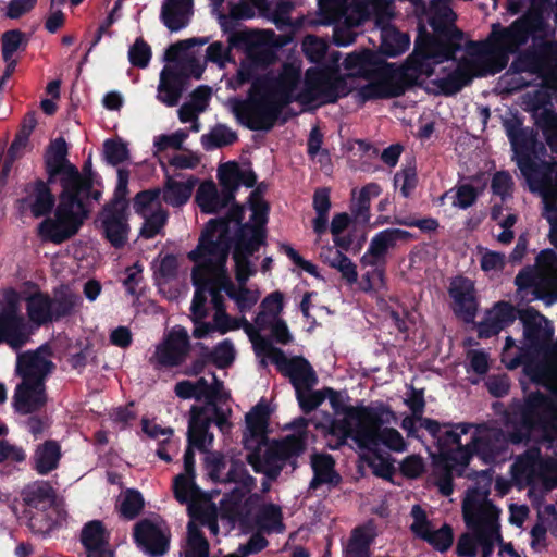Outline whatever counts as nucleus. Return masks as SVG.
Masks as SVG:
<instances>
[{
    "instance_id": "obj_1",
    "label": "nucleus",
    "mask_w": 557,
    "mask_h": 557,
    "mask_svg": "<svg viewBox=\"0 0 557 557\" xmlns=\"http://www.w3.org/2000/svg\"><path fill=\"white\" fill-rule=\"evenodd\" d=\"M100 184V176L92 170L90 158L83 164L82 171L71 181L63 180L58 195L54 216L42 220L37 233L44 242L61 245L76 236L89 219L94 202H99L102 191L94 188Z\"/></svg>"
},
{
    "instance_id": "obj_2",
    "label": "nucleus",
    "mask_w": 557,
    "mask_h": 557,
    "mask_svg": "<svg viewBox=\"0 0 557 557\" xmlns=\"http://www.w3.org/2000/svg\"><path fill=\"white\" fill-rule=\"evenodd\" d=\"M8 298L0 308V345L5 344L18 351L30 341L33 323L37 327L71 317L81 305V297L72 292H61L51 297L48 293L37 290L26 297V314L21 313L15 298Z\"/></svg>"
},
{
    "instance_id": "obj_3",
    "label": "nucleus",
    "mask_w": 557,
    "mask_h": 557,
    "mask_svg": "<svg viewBox=\"0 0 557 557\" xmlns=\"http://www.w3.org/2000/svg\"><path fill=\"white\" fill-rule=\"evenodd\" d=\"M505 424L511 426L509 440L512 444L529 443L534 432H540L546 442L557 437V406L541 391L527 394L522 399H512L504 413Z\"/></svg>"
},
{
    "instance_id": "obj_4",
    "label": "nucleus",
    "mask_w": 557,
    "mask_h": 557,
    "mask_svg": "<svg viewBox=\"0 0 557 557\" xmlns=\"http://www.w3.org/2000/svg\"><path fill=\"white\" fill-rule=\"evenodd\" d=\"M430 25L435 36L425 29L420 30L413 51L406 59L417 82L421 76H432L437 64L455 60L456 53L462 49L463 33L454 24H446L441 18L434 17L430 21Z\"/></svg>"
},
{
    "instance_id": "obj_5",
    "label": "nucleus",
    "mask_w": 557,
    "mask_h": 557,
    "mask_svg": "<svg viewBox=\"0 0 557 557\" xmlns=\"http://www.w3.org/2000/svg\"><path fill=\"white\" fill-rule=\"evenodd\" d=\"M483 486L471 488L462 504L463 520L468 529L476 534L478 546L482 548V557H491L495 543L503 544L500 533L499 515L500 509L487 497L493 478L488 471L479 473Z\"/></svg>"
},
{
    "instance_id": "obj_6",
    "label": "nucleus",
    "mask_w": 557,
    "mask_h": 557,
    "mask_svg": "<svg viewBox=\"0 0 557 557\" xmlns=\"http://www.w3.org/2000/svg\"><path fill=\"white\" fill-rule=\"evenodd\" d=\"M232 113L237 122L250 131L270 132L278 121L283 109L280 101L268 91L258 88L253 81L246 99L230 100Z\"/></svg>"
},
{
    "instance_id": "obj_7",
    "label": "nucleus",
    "mask_w": 557,
    "mask_h": 557,
    "mask_svg": "<svg viewBox=\"0 0 557 557\" xmlns=\"http://www.w3.org/2000/svg\"><path fill=\"white\" fill-rule=\"evenodd\" d=\"M553 7V0H530L529 10L513 21L509 26L499 28L497 41L507 50H518L530 38L534 41L544 39L549 24L544 14Z\"/></svg>"
},
{
    "instance_id": "obj_8",
    "label": "nucleus",
    "mask_w": 557,
    "mask_h": 557,
    "mask_svg": "<svg viewBox=\"0 0 557 557\" xmlns=\"http://www.w3.org/2000/svg\"><path fill=\"white\" fill-rule=\"evenodd\" d=\"M245 216V209L233 203L224 218L211 219L202 231L195 249L187 253L190 261L207 255H220V264L227 262L233 238L230 236V224L235 222L240 227Z\"/></svg>"
},
{
    "instance_id": "obj_9",
    "label": "nucleus",
    "mask_w": 557,
    "mask_h": 557,
    "mask_svg": "<svg viewBox=\"0 0 557 557\" xmlns=\"http://www.w3.org/2000/svg\"><path fill=\"white\" fill-rule=\"evenodd\" d=\"M418 85L420 83L406 61L399 66L386 63L382 70V77L358 88L356 98L362 104L370 100L397 98Z\"/></svg>"
},
{
    "instance_id": "obj_10",
    "label": "nucleus",
    "mask_w": 557,
    "mask_h": 557,
    "mask_svg": "<svg viewBox=\"0 0 557 557\" xmlns=\"http://www.w3.org/2000/svg\"><path fill=\"white\" fill-rule=\"evenodd\" d=\"M520 321L529 348L545 358H553L557 354V345L553 344L555 331L550 321L533 307L521 309Z\"/></svg>"
},
{
    "instance_id": "obj_11",
    "label": "nucleus",
    "mask_w": 557,
    "mask_h": 557,
    "mask_svg": "<svg viewBox=\"0 0 557 557\" xmlns=\"http://www.w3.org/2000/svg\"><path fill=\"white\" fill-rule=\"evenodd\" d=\"M247 455H256L261 461V467L285 466L288 463L293 469L298 467L297 459L306 450V440L301 435H287L280 441H273L270 445L245 448Z\"/></svg>"
},
{
    "instance_id": "obj_12",
    "label": "nucleus",
    "mask_w": 557,
    "mask_h": 557,
    "mask_svg": "<svg viewBox=\"0 0 557 557\" xmlns=\"http://www.w3.org/2000/svg\"><path fill=\"white\" fill-rule=\"evenodd\" d=\"M190 347L187 331L182 326L173 327L156 346L149 362L157 370L180 367L188 357Z\"/></svg>"
},
{
    "instance_id": "obj_13",
    "label": "nucleus",
    "mask_w": 557,
    "mask_h": 557,
    "mask_svg": "<svg viewBox=\"0 0 557 557\" xmlns=\"http://www.w3.org/2000/svg\"><path fill=\"white\" fill-rule=\"evenodd\" d=\"M133 537L136 545L149 557H161L170 549L169 527L148 518L139 520L134 525Z\"/></svg>"
},
{
    "instance_id": "obj_14",
    "label": "nucleus",
    "mask_w": 557,
    "mask_h": 557,
    "mask_svg": "<svg viewBox=\"0 0 557 557\" xmlns=\"http://www.w3.org/2000/svg\"><path fill=\"white\" fill-rule=\"evenodd\" d=\"M346 435L349 436L360 449L368 450L372 454H376L381 445L396 453H401L407 448L403 435L394 428H355L352 431H347Z\"/></svg>"
},
{
    "instance_id": "obj_15",
    "label": "nucleus",
    "mask_w": 557,
    "mask_h": 557,
    "mask_svg": "<svg viewBox=\"0 0 557 557\" xmlns=\"http://www.w3.org/2000/svg\"><path fill=\"white\" fill-rule=\"evenodd\" d=\"M300 70L290 63H285L277 76L260 75L255 82L258 84L259 89L268 91L286 107L294 100H297V97H294V91L300 84Z\"/></svg>"
},
{
    "instance_id": "obj_16",
    "label": "nucleus",
    "mask_w": 557,
    "mask_h": 557,
    "mask_svg": "<svg viewBox=\"0 0 557 557\" xmlns=\"http://www.w3.org/2000/svg\"><path fill=\"white\" fill-rule=\"evenodd\" d=\"M258 506V495L233 488L220 500V516L232 524L238 523L242 528H247L252 524V515Z\"/></svg>"
},
{
    "instance_id": "obj_17",
    "label": "nucleus",
    "mask_w": 557,
    "mask_h": 557,
    "mask_svg": "<svg viewBox=\"0 0 557 557\" xmlns=\"http://www.w3.org/2000/svg\"><path fill=\"white\" fill-rule=\"evenodd\" d=\"M513 467L529 478H539L546 491L557 488V458L542 457L540 448L527 450Z\"/></svg>"
},
{
    "instance_id": "obj_18",
    "label": "nucleus",
    "mask_w": 557,
    "mask_h": 557,
    "mask_svg": "<svg viewBox=\"0 0 557 557\" xmlns=\"http://www.w3.org/2000/svg\"><path fill=\"white\" fill-rule=\"evenodd\" d=\"M339 99L333 74L323 70L310 69L306 73L305 87L298 94L297 101L311 103L320 100L321 103H335Z\"/></svg>"
},
{
    "instance_id": "obj_19",
    "label": "nucleus",
    "mask_w": 557,
    "mask_h": 557,
    "mask_svg": "<svg viewBox=\"0 0 557 557\" xmlns=\"http://www.w3.org/2000/svg\"><path fill=\"white\" fill-rule=\"evenodd\" d=\"M506 133L516 156V163L524 177L530 180L539 172V165L531 157L534 137L519 122L506 121Z\"/></svg>"
},
{
    "instance_id": "obj_20",
    "label": "nucleus",
    "mask_w": 557,
    "mask_h": 557,
    "mask_svg": "<svg viewBox=\"0 0 557 557\" xmlns=\"http://www.w3.org/2000/svg\"><path fill=\"white\" fill-rule=\"evenodd\" d=\"M69 148L63 137H58L50 143L45 156L44 168L50 182H59L61 185L63 180L71 181L77 175V166L67 159Z\"/></svg>"
},
{
    "instance_id": "obj_21",
    "label": "nucleus",
    "mask_w": 557,
    "mask_h": 557,
    "mask_svg": "<svg viewBox=\"0 0 557 557\" xmlns=\"http://www.w3.org/2000/svg\"><path fill=\"white\" fill-rule=\"evenodd\" d=\"M472 449L485 465L496 463L505 459L508 449L509 432L502 429H488L471 438Z\"/></svg>"
},
{
    "instance_id": "obj_22",
    "label": "nucleus",
    "mask_w": 557,
    "mask_h": 557,
    "mask_svg": "<svg viewBox=\"0 0 557 557\" xmlns=\"http://www.w3.org/2000/svg\"><path fill=\"white\" fill-rule=\"evenodd\" d=\"M189 73L184 65H166L160 73L158 99L166 107L178 104L183 92L187 89Z\"/></svg>"
},
{
    "instance_id": "obj_23",
    "label": "nucleus",
    "mask_w": 557,
    "mask_h": 557,
    "mask_svg": "<svg viewBox=\"0 0 557 557\" xmlns=\"http://www.w3.org/2000/svg\"><path fill=\"white\" fill-rule=\"evenodd\" d=\"M519 290L533 288L536 298L546 300L548 305L557 300V274H546L532 267L521 269L515 277Z\"/></svg>"
},
{
    "instance_id": "obj_24",
    "label": "nucleus",
    "mask_w": 557,
    "mask_h": 557,
    "mask_svg": "<svg viewBox=\"0 0 557 557\" xmlns=\"http://www.w3.org/2000/svg\"><path fill=\"white\" fill-rule=\"evenodd\" d=\"M448 294L454 301V313L466 323L473 322L479 305L472 280L463 275L454 277L448 287Z\"/></svg>"
},
{
    "instance_id": "obj_25",
    "label": "nucleus",
    "mask_w": 557,
    "mask_h": 557,
    "mask_svg": "<svg viewBox=\"0 0 557 557\" xmlns=\"http://www.w3.org/2000/svg\"><path fill=\"white\" fill-rule=\"evenodd\" d=\"M520 313L521 309H517L509 301L495 302L478 324L479 338L485 339L498 335L503 330L512 325L517 319L520 320Z\"/></svg>"
},
{
    "instance_id": "obj_26",
    "label": "nucleus",
    "mask_w": 557,
    "mask_h": 557,
    "mask_svg": "<svg viewBox=\"0 0 557 557\" xmlns=\"http://www.w3.org/2000/svg\"><path fill=\"white\" fill-rule=\"evenodd\" d=\"M271 418V409L264 398L246 413V431L243 434L244 448L258 447L267 445L269 442V422Z\"/></svg>"
},
{
    "instance_id": "obj_27",
    "label": "nucleus",
    "mask_w": 557,
    "mask_h": 557,
    "mask_svg": "<svg viewBox=\"0 0 557 557\" xmlns=\"http://www.w3.org/2000/svg\"><path fill=\"white\" fill-rule=\"evenodd\" d=\"M102 236L115 249H122L131 232L129 211L124 209L102 208L99 213Z\"/></svg>"
},
{
    "instance_id": "obj_28",
    "label": "nucleus",
    "mask_w": 557,
    "mask_h": 557,
    "mask_svg": "<svg viewBox=\"0 0 557 557\" xmlns=\"http://www.w3.org/2000/svg\"><path fill=\"white\" fill-rule=\"evenodd\" d=\"M199 257L191 270V283L195 286V293L193 296L190 311L193 318L203 320L208 315L207 304V290L209 285H213L211 273L213 263L210 260H201Z\"/></svg>"
},
{
    "instance_id": "obj_29",
    "label": "nucleus",
    "mask_w": 557,
    "mask_h": 557,
    "mask_svg": "<svg viewBox=\"0 0 557 557\" xmlns=\"http://www.w3.org/2000/svg\"><path fill=\"white\" fill-rule=\"evenodd\" d=\"M57 183L58 182H50L49 176H47L46 181L37 178L25 187V191L28 195L22 198L20 202L29 207L34 218L45 216L44 220H46L52 211L55 212L58 206V203L55 205V196L50 188V185Z\"/></svg>"
},
{
    "instance_id": "obj_30",
    "label": "nucleus",
    "mask_w": 557,
    "mask_h": 557,
    "mask_svg": "<svg viewBox=\"0 0 557 557\" xmlns=\"http://www.w3.org/2000/svg\"><path fill=\"white\" fill-rule=\"evenodd\" d=\"M54 363L36 351H25L17 355L15 372L22 382L45 385L46 376L54 369Z\"/></svg>"
},
{
    "instance_id": "obj_31",
    "label": "nucleus",
    "mask_w": 557,
    "mask_h": 557,
    "mask_svg": "<svg viewBox=\"0 0 557 557\" xmlns=\"http://www.w3.org/2000/svg\"><path fill=\"white\" fill-rule=\"evenodd\" d=\"M213 423L209 414V408L206 406L194 405L190 408V417L187 430V443L195 446L200 451H207V447L212 445L213 434L209 431Z\"/></svg>"
},
{
    "instance_id": "obj_32",
    "label": "nucleus",
    "mask_w": 557,
    "mask_h": 557,
    "mask_svg": "<svg viewBox=\"0 0 557 557\" xmlns=\"http://www.w3.org/2000/svg\"><path fill=\"white\" fill-rule=\"evenodd\" d=\"M248 202L251 210L250 221L240 224V227L236 228L233 237L239 238V235H242L244 240L264 246L267 243V223L269 221L270 206L267 201Z\"/></svg>"
},
{
    "instance_id": "obj_33",
    "label": "nucleus",
    "mask_w": 557,
    "mask_h": 557,
    "mask_svg": "<svg viewBox=\"0 0 557 557\" xmlns=\"http://www.w3.org/2000/svg\"><path fill=\"white\" fill-rule=\"evenodd\" d=\"M276 369L281 374L289 379L296 392L311 389L318 383L314 369L302 356L292 358L285 356Z\"/></svg>"
},
{
    "instance_id": "obj_34",
    "label": "nucleus",
    "mask_w": 557,
    "mask_h": 557,
    "mask_svg": "<svg viewBox=\"0 0 557 557\" xmlns=\"http://www.w3.org/2000/svg\"><path fill=\"white\" fill-rule=\"evenodd\" d=\"M473 456H475V453L472 449L471 441L465 446L459 444L456 448L442 450L435 460L440 461V463H444L453 468L458 476L466 475L468 479L475 481V486L473 488H478L482 487L484 484L482 478L479 475L480 471L471 470V472H467L468 465ZM483 470H481V472ZM485 471H488L490 475L492 476L491 469H486Z\"/></svg>"
},
{
    "instance_id": "obj_35",
    "label": "nucleus",
    "mask_w": 557,
    "mask_h": 557,
    "mask_svg": "<svg viewBox=\"0 0 557 557\" xmlns=\"http://www.w3.org/2000/svg\"><path fill=\"white\" fill-rule=\"evenodd\" d=\"M413 238V235L401 228H386L376 233L369 245L361 262L369 265H375L380 259H384L387 251L394 248L397 242H407Z\"/></svg>"
},
{
    "instance_id": "obj_36",
    "label": "nucleus",
    "mask_w": 557,
    "mask_h": 557,
    "mask_svg": "<svg viewBox=\"0 0 557 557\" xmlns=\"http://www.w3.org/2000/svg\"><path fill=\"white\" fill-rule=\"evenodd\" d=\"M500 25H493L492 36L494 38V47L490 51H484L485 45L479 41L470 40L467 44V50L470 54H483L486 53L490 58L485 61H481V65L485 64L488 69L483 70L480 75L496 74L504 70L508 63V53H513L511 50H507L500 42L497 41V34ZM517 50H515L516 52Z\"/></svg>"
},
{
    "instance_id": "obj_37",
    "label": "nucleus",
    "mask_w": 557,
    "mask_h": 557,
    "mask_svg": "<svg viewBox=\"0 0 557 557\" xmlns=\"http://www.w3.org/2000/svg\"><path fill=\"white\" fill-rule=\"evenodd\" d=\"M81 542L87 557H113L109 548V533L100 520H91L83 527Z\"/></svg>"
},
{
    "instance_id": "obj_38",
    "label": "nucleus",
    "mask_w": 557,
    "mask_h": 557,
    "mask_svg": "<svg viewBox=\"0 0 557 557\" xmlns=\"http://www.w3.org/2000/svg\"><path fill=\"white\" fill-rule=\"evenodd\" d=\"M345 413L349 419L358 422L356 428L384 429V425L396 419L395 412L387 405H381L376 408L366 406L347 407Z\"/></svg>"
},
{
    "instance_id": "obj_39",
    "label": "nucleus",
    "mask_w": 557,
    "mask_h": 557,
    "mask_svg": "<svg viewBox=\"0 0 557 557\" xmlns=\"http://www.w3.org/2000/svg\"><path fill=\"white\" fill-rule=\"evenodd\" d=\"M47 403L46 386L34 383L21 382L17 384L13 406L20 414H29L40 410Z\"/></svg>"
},
{
    "instance_id": "obj_40",
    "label": "nucleus",
    "mask_w": 557,
    "mask_h": 557,
    "mask_svg": "<svg viewBox=\"0 0 557 557\" xmlns=\"http://www.w3.org/2000/svg\"><path fill=\"white\" fill-rule=\"evenodd\" d=\"M233 260L235 262V278L239 286H246V283L250 276L256 274L250 257L259 251L262 245L255 244L248 240H244L243 236L239 238L233 237Z\"/></svg>"
},
{
    "instance_id": "obj_41",
    "label": "nucleus",
    "mask_w": 557,
    "mask_h": 557,
    "mask_svg": "<svg viewBox=\"0 0 557 557\" xmlns=\"http://www.w3.org/2000/svg\"><path fill=\"white\" fill-rule=\"evenodd\" d=\"M311 468L313 476L309 483V490L317 491L324 484L336 487L342 483V476L335 470V459L332 455L326 453L313 454L311 456Z\"/></svg>"
},
{
    "instance_id": "obj_42",
    "label": "nucleus",
    "mask_w": 557,
    "mask_h": 557,
    "mask_svg": "<svg viewBox=\"0 0 557 557\" xmlns=\"http://www.w3.org/2000/svg\"><path fill=\"white\" fill-rule=\"evenodd\" d=\"M376 537L374 525L369 522L357 525L343 547V557H371V546Z\"/></svg>"
},
{
    "instance_id": "obj_43",
    "label": "nucleus",
    "mask_w": 557,
    "mask_h": 557,
    "mask_svg": "<svg viewBox=\"0 0 557 557\" xmlns=\"http://www.w3.org/2000/svg\"><path fill=\"white\" fill-rule=\"evenodd\" d=\"M61 458V445L54 440H46L36 447L30 458L32 469L40 475H47L58 469Z\"/></svg>"
},
{
    "instance_id": "obj_44",
    "label": "nucleus",
    "mask_w": 557,
    "mask_h": 557,
    "mask_svg": "<svg viewBox=\"0 0 557 557\" xmlns=\"http://www.w3.org/2000/svg\"><path fill=\"white\" fill-rule=\"evenodd\" d=\"M198 180L190 175L185 182L176 181L173 176L165 173V181L161 189L162 200L178 208L188 202Z\"/></svg>"
},
{
    "instance_id": "obj_45",
    "label": "nucleus",
    "mask_w": 557,
    "mask_h": 557,
    "mask_svg": "<svg viewBox=\"0 0 557 557\" xmlns=\"http://www.w3.org/2000/svg\"><path fill=\"white\" fill-rule=\"evenodd\" d=\"M520 364H523V372L525 375H528L530 380L537 385L547 386V383H549L556 375L555 370L550 364L544 361L528 359L524 354H520L510 360V362L507 363V368L512 370L518 368Z\"/></svg>"
},
{
    "instance_id": "obj_46",
    "label": "nucleus",
    "mask_w": 557,
    "mask_h": 557,
    "mask_svg": "<svg viewBox=\"0 0 557 557\" xmlns=\"http://www.w3.org/2000/svg\"><path fill=\"white\" fill-rule=\"evenodd\" d=\"M252 523L259 531L268 534L282 533L285 530L282 509L273 503L258 506L252 515Z\"/></svg>"
},
{
    "instance_id": "obj_47",
    "label": "nucleus",
    "mask_w": 557,
    "mask_h": 557,
    "mask_svg": "<svg viewBox=\"0 0 557 557\" xmlns=\"http://www.w3.org/2000/svg\"><path fill=\"white\" fill-rule=\"evenodd\" d=\"M23 500L28 508L46 511L54 502L55 492L47 481H36L22 492Z\"/></svg>"
},
{
    "instance_id": "obj_48",
    "label": "nucleus",
    "mask_w": 557,
    "mask_h": 557,
    "mask_svg": "<svg viewBox=\"0 0 557 557\" xmlns=\"http://www.w3.org/2000/svg\"><path fill=\"white\" fill-rule=\"evenodd\" d=\"M190 0H165L161 8V21L171 30L178 32L188 24Z\"/></svg>"
},
{
    "instance_id": "obj_49",
    "label": "nucleus",
    "mask_w": 557,
    "mask_h": 557,
    "mask_svg": "<svg viewBox=\"0 0 557 557\" xmlns=\"http://www.w3.org/2000/svg\"><path fill=\"white\" fill-rule=\"evenodd\" d=\"M201 260H210L213 263L211 275H215L212 281H214L213 285H215L220 290H224L226 295L233 300H242V296L244 294H249L248 288L246 286H240V289L237 290L233 282L226 272V262L220 264V255H207L202 257Z\"/></svg>"
},
{
    "instance_id": "obj_50",
    "label": "nucleus",
    "mask_w": 557,
    "mask_h": 557,
    "mask_svg": "<svg viewBox=\"0 0 557 557\" xmlns=\"http://www.w3.org/2000/svg\"><path fill=\"white\" fill-rule=\"evenodd\" d=\"M312 207L317 213V216L312 220V228L317 235L321 236L327 231L329 213L332 207L331 189L329 187H319L314 190Z\"/></svg>"
},
{
    "instance_id": "obj_51",
    "label": "nucleus",
    "mask_w": 557,
    "mask_h": 557,
    "mask_svg": "<svg viewBox=\"0 0 557 557\" xmlns=\"http://www.w3.org/2000/svg\"><path fill=\"white\" fill-rule=\"evenodd\" d=\"M321 257L331 268L341 272L342 277L348 284L352 285L357 282V267L344 252L336 250L334 247H326L323 249Z\"/></svg>"
},
{
    "instance_id": "obj_52",
    "label": "nucleus",
    "mask_w": 557,
    "mask_h": 557,
    "mask_svg": "<svg viewBox=\"0 0 557 557\" xmlns=\"http://www.w3.org/2000/svg\"><path fill=\"white\" fill-rule=\"evenodd\" d=\"M227 483H234V488L246 493H251L257 485L256 479L249 473L246 463L235 457L230 458L228 469L224 478V484Z\"/></svg>"
},
{
    "instance_id": "obj_53",
    "label": "nucleus",
    "mask_w": 557,
    "mask_h": 557,
    "mask_svg": "<svg viewBox=\"0 0 557 557\" xmlns=\"http://www.w3.org/2000/svg\"><path fill=\"white\" fill-rule=\"evenodd\" d=\"M245 331L252 343L255 354L258 357L270 358L271 362L277 368L282 360H284V351L281 348L273 346L270 338L262 336L250 324H246Z\"/></svg>"
},
{
    "instance_id": "obj_54",
    "label": "nucleus",
    "mask_w": 557,
    "mask_h": 557,
    "mask_svg": "<svg viewBox=\"0 0 557 557\" xmlns=\"http://www.w3.org/2000/svg\"><path fill=\"white\" fill-rule=\"evenodd\" d=\"M440 432L436 436H432L437 441L440 454L442 450L453 448L454 445L458 446L462 434H467L473 426L471 423H441Z\"/></svg>"
},
{
    "instance_id": "obj_55",
    "label": "nucleus",
    "mask_w": 557,
    "mask_h": 557,
    "mask_svg": "<svg viewBox=\"0 0 557 557\" xmlns=\"http://www.w3.org/2000/svg\"><path fill=\"white\" fill-rule=\"evenodd\" d=\"M375 64V54L370 49L348 53L343 61V66L354 73L348 74L349 78L366 77L369 66Z\"/></svg>"
},
{
    "instance_id": "obj_56",
    "label": "nucleus",
    "mask_w": 557,
    "mask_h": 557,
    "mask_svg": "<svg viewBox=\"0 0 557 557\" xmlns=\"http://www.w3.org/2000/svg\"><path fill=\"white\" fill-rule=\"evenodd\" d=\"M230 459L221 451H208L203 458V468L210 481L215 484H224L225 473L228 469Z\"/></svg>"
},
{
    "instance_id": "obj_57",
    "label": "nucleus",
    "mask_w": 557,
    "mask_h": 557,
    "mask_svg": "<svg viewBox=\"0 0 557 557\" xmlns=\"http://www.w3.org/2000/svg\"><path fill=\"white\" fill-rule=\"evenodd\" d=\"M410 45V37L399 30L393 29L383 35L380 51L388 58H396L404 53Z\"/></svg>"
},
{
    "instance_id": "obj_58",
    "label": "nucleus",
    "mask_w": 557,
    "mask_h": 557,
    "mask_svg": "<svg viewBox=\"0 0 557 557\" xmlns=\"http://www.w3.org/2000/svg\"><path fill=\"white\" fill-rule=\"evenodd\" d=\"M144 223L139 231V236L145 239L154 238L165 226L169 219V212L159 205L150 214L146 213Z\"/></svg>"
},
{
    "instance_id": "obj_59",
    "label": "nucleus",
    "mask_w": 557,
    "mask_h": 557,
    "mask_svg": "<svg viewBox=\"0 0 557 557\" xmlns=\"http://www.w3.org/2000/svg\"><path fill=\"white\" fill-rule=\"evenodd\" d=\"M2 59L4 62H13V55L18 50H25L28 38L20 29H10L2 34Z\"/></svg>"
},
{
    "instance_id": "obj_60",
    "label": "nucleus",
    "mask_w": 557,
    "mask_h": 557,
    "mask_svg": "<svg viewBox=\"0 0 557 557\" xmlns=\"http://www.w3.org/2000/svg\"><path fill=\"white\" fill-rule=\"evenodd\" d=\"M236 140V133L225 125H218L210 133L201 136V145L206 150L222 148L234 144Z\"/></svg>"
},
{
    "instance_id": "obj_61",
    "label": "nucleus",
    "mask_w": 557,
    "mask_h": 557,
    "mask_svg": "<svg viewBox=\"0 0 557 557\" xmlns=\"http://www.w3.org/2000/svg\"><path fill=\"white\" fill-rule=\"evenodd\" d=\"M145 500L141 493L137 490H127L120 504V513L124 519L133 520L143 511Z\"/></svg>"
},
{
    "instance_id": "obj_62",
    "label": "nucleus",
    "mask_w": 557,
    "mask_h": 557,
    "mask_svg": "<svg viewBox=\"0 0 557 557\" xmlns=\"http://www.w3.org/2000/svg\"><path fill=\"white\" fill-rule=\"evenodd\" d=\"M196 201L202 212L215 213V206L218 203V188L212 181L203 182L196 194Z\"/></svg>"
},
{
    "instance_id": "obj_63",
    "label": "nucleus",
    "mask_w": 557,
    "mask_h": 557,
    "mask_svg": "<svg viewBox=\"0 0 557 557\" xmlns=\"http://www.w3.org/2000/svg\"><path fill=\"white\" fill-rule=\"evenodd\" d=\"M103 153L107 163L113 166L129 159L127 145L121 139H107L103 144Z\"/></svg>"
},
{
    "instance_id": "obj_64",
    "label": "nucleus",
    "mask_w": 557,
    "mask_h": 557,
    "mask_svg": "<svg viewBox=\"0 0 557 557\" xmlns=\"http://www.w3.org/2000/svg\"><path fill=\"white\" fill-rule=\"evenodd\" d=\"M211 355L213 364L221 370L231 367L236 358L235 347L230 338L218 343L213 347Z\"/></svg>"
}]
</instances>
